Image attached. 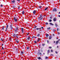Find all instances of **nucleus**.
Wrapping results in <instances>:
<instances>
[{"mask_svg": "<svg viewBox=\"0 0 60 60\" xmlns=\"http://www.w3.org/2000/svg\"><path fill=\"white\" fill-rule=\"evenodd\" d=\"M21 30L22 33H24V29L23 28H22Z\"/></svg>", "mask_w": 60, "mask_h": 60, "instance_id": "6", "label": "nucleus"}, {"mask_svg": "<svg viewBox=\"0 0 60 60\" xmlns=\"http://www.w3.org/2000/svg\"><path fill=\"white\" fill-rule=\"evenodd\" d=\"M53 36H54V34H53Z\"/></svg>", "mask_w": 60, "mask_h": 60, "instance_id": "64", "label": "nucleus"}, {"mask_svg": "<svg viewBox=\"0 0 60 60\" xmlns=\"http://www.w3.org/2000/svg\"><path fill=\"white\" fill-rule=\"evenodd\" d=\"M4 27H5L4 26H3V28L2 29V30H4Z\"/></svg>", "mask_w": 60, "mask_h": 60, "instance_id": "17", "label": "nucleus"}, {"mask_svg": "<svg viewBox=\"0 0 60 60\" xmlns=\"http://www.w3.org/2000/svg\"><path fill=\"white\" fill-rule=\"evenodd\" d=\"M34 42L35 43H37V42L36 41H34Z\"/></svg>", "mask_w": 60, "mask_h": 60, "instance_id": "30", "label": "nucleus"}, {"mask_svg": "<svg viewBox=\"0 0 60 60\" xmlns=\"http://www.w3.org/2000/svg\"><path fill=\"white\" fill-rule=\"evenodd\" d=\"M50 19H52V17H51L50 18Z\"/></svg>", "mask_w": 60, "mask_h": 60, "instance_id": "53", "label": "nucleus"}, {"mask_svg": "<svg viewBox=\"0 0 60 60\" xmlns=\"http://www.w3.org/2000/svg\"><path fill=\"white\" fill-rule=\"evenodd\" d=\"M53 11H56V9L55 8H54L53 9Z\"/></svg>", "mask_w": 60, "mask_h": 60, "instance_id": "9", "label": "nucleus"}, {"mask_svg": "<svg viewBox=\"0 0 60 60\" xmlns=\"http://www.w3.org/2000/svg\"><path fill=\"white\" fill-rule=\"evenodd\" d=\"M14 20L15 22H17L18 20V19H16V18H15V17L14 18Z\"/></svg>", "mask_w": 60, "mask_h": 60, "instance_id": "1", "label": "nucleus"}, {"mask_svg": "<svg viewBox=\"0 0 60 60\" xmlns=\"http://www.w3.org/2000/svg\"><path fill=\"white\" fill-rule=\"evenodd\" d=\"M42 17V15H41L40 16V17L38 18L39 19H40V18H41V17Z\"/></svg>", "mask_w": 60, "mask_h": 60, "instance_id": "18", "label": "nucleus"}, {"mask_svg": "<svg viewBox=\"0 0 60 60\" xmlns=\"http://www.w3.org/2000/svg\"><path fill=\"white\" fill-rule=\"evenodd\" d=\"M47 42L48 43H49V41H48V40L47 41Z\"/></svg>", "mask_w": 60, "mask_h": 60, "instance_id": "46", "label": "nucleus"}, {"mask_svg": "<svg viewBox=\"0 0 60 60\" xmlns=\"http://www.w3.org/2000/svg\"><path fill=\"white\" fill-rule=\"evenodd\" d=\"M35 13H36V11L35 10L33 12V14H35Z\"/></svg>", "mask_w": 60, "mask_h": 60, "instance_id": "8", "label": "nucleus"}, {"mask_svg": "<svg viewBox=\"0 0 60 60\" xmlns=\"http://www.w3.org/2000/svg\"><path fill=\"white\" fill-rule=\"evenodd\" d=\"M21 54H24V52H23L22 51L21 52Z\"/></svg>", "mask_w": 60, "mask_h": 60, "instance_id": "26", "label": "nucleus"}, {"mask_svg": "<svg viewBox=\"0 0 60 60\" xmlns=\"http://www.w3.org/2000/svg\"><path fill=\"white\" fill-rule=\"evenodd\" d=\"M58 42H59V41H57L56 42V44H58Z\"/></svg>", "mask_w": 60, "mask_h": 60, "instance_id": "19", "label": "nucleus"}, {"mask_svg": "<svg viewBox=\"0 0 60 60\" xmlns=\"http://www.w3.org/2000/svg\"><path fill=\"white\" fill-rule=\"evenodd\" d=\"M6 27H8V25H7V26Z\"/></svg>", "mask_w": 60, "mask_h": 60, "instance_id": "48", "label": "nucleus"}, {"mask_svg": "<svg viewBox=\"0 0 60 60\" xmlns=\"http://www.w3.org/2000/svg\"><path fill=\"white\" fill-rule=\"evenodd\" d=\"M55 52L56 53V54H57L58 53V52H57L56 51H55Z\"/></svg>", "mask_w": 60, "mask_h": 60, "instance_id": "37", "label": "nucleus"}, {"mask_svg": "<svg viewBox=\"0 0 60 60\" xmlns=\"http://www.w3.org/2000/svg\"><path fill=\"white\" fill-rule=\"evenodd\" d=\"M47 58H48V57L46 56L45 57V59H47Z\"/></svg>", "mask_w": 60, "mask_h": 60, "instance_id": "33", "label": "nucleus"}, {"mask_svg": "<svg viewBox=\"0 0 60 60\" xmlns=\"http://www.w3.org/2000/svg\"><path fill=\"white\" fill-rule=\"evenodd\" d=\"M58 47H58V46H57V48H58Z\"/></svg>", "mask_w": 60, "mask_h": 60, "instance_id": "62", "label": "nucleus"}, {"mask_svg": "<svg viewBox=\"0 0 60 60\" xmlns=\"http://www.w3.org/2000/svg\"><path fill=\"white\" fill-rule=\"evenodd\" d=\"M52 38V37H51V36H49V40L51 39Z\"/></svg>", "mask_w": 60, "mask_h": 60, "instance_id": "13", "label": "nucleus"}, {"mask_svg": "<svg viewBox=\"0 0 60 60\" xmlns=\"http://www.w3.org/2000/svg\"><path fill=\"white\" fill-rule=\"evenodd\" d=\"M10 27H12V26H11V25H10Z\"/></svg>", "mask_w": 60, "mask_h": 60, "instance_id": "57", "label": "nucleus"}, {"mask_svg": "<svg viewBox=\"0 0 60 60\" xmlns=\"http://www.w3.org/2000/svg\"><path fill=\"white\" fill-rule=\"evenodd\" d=\"M37 27V26H35V28H36Z\"/></svg>", "mask_w": 60, "mask_h": 60, "instance_id": "51", "label": "nucleus"}, {"mask_svg": "<svg viewBox=\"0 0 60 60\" xmlns=\"http://www.w3.org/2000/svg\"><path fill=\"white\" fill-rule=\"evenodd\" d=\"M13 8H15V6H13Z\"/></svg>", "mask_w": 60, "mask_h": 60, "instance_id": "43", "label": "nucleus"}, {"mask_svg": "<svg viewBox=\"0 0 60 60\" xmlns=\"http://www.w3.org/2000/svg\"><path fill=\"white\" fill-rule=\"evenodd\" d=\"M58 16L59 17H60V15H58Z\"/></svg>", "mask_w": 60, "mask_h": 60, "instance_id": "59", "label": "nucleus"}, {"mask_svg": "<svg viewBox=\"0 0 60 60\" xmlns=\"http://www.w3.org/2000/svg\"><path fill=\"white\" fill-rule=\"evenodd\" d=\"M39 8H41V6H39Z\"/></svg>", "mask_w": 60, "mask_h": 60, "instance_id": "38", "label": "nucleus"}, {"mask_svg": "<svg viewBox=\"0 0 60 60\" xmlns=\"http://www.w3.org/2000/svg\"><path fill=\"white\" fill-rule=\"evenodd\" d=\"M2 49H4V48L3 47H2Z\"/></svg>", "mask_w": 60, "mask_h": 60, "instance_id": "42", "label": "nucleus"}, {"mask_svg": "<svg viewBox=\"0 0 60 60\" xmlns=\"http://www.w3.org/2000/svg\"><path fill=\"white\" fill-rule=\"evenodd\" d=\"M11 27V30H12V27Z\"/></svg>", "mask_w": 60, "mask_h": 60, "instance_id": "44", "label": "nucleus"}, {"mask_svg": "<svg viewBox=\"0 0 60 60\" xmlns=\"http://www.w3.org/2000/svg\"><path fill=\"white\" fill-rule=\"evenodd\" d=\"M30 37H28L27 38H26V40H27V41H29V40L30 39Z\"/></svg>", "mask_w": 60, "mask_h": 60, "instance_id": "5", "label": "nucleus"}, {"mask_svg": "<svg viewBox=\"0 0 60 60\" xmlns=\"http://www.w3.org/2000/svg\"><path fill=\"white\" fill-rule=\"evenodd\" d=\"M28 34H29V33H28L27 34V35H28Z\"/></svg>", "mask_w": 60, "mask_h": 60, "instance_id": "63", "label": "nucleus"}, {"mask_svg": "<svg viewBox=\"0 0 60 60\" xmlns=\"http://www.w3.org/2000/svg\"><path fill=\"white\" fill-rule=\"evenodd\" d=\"M54 21H56V18H54L53 19Z\"/></svg>", "mask_w": 60, "mask_h": 60, "instance_id": "7", "label": "nucleus"}, {"mask_svg": "<svg viewBox=\"0 0 60 60\" xmlns=\"http://www.w3.org/2000/svg\"><path fill=\"white\" fill-rule=\"evenodd\" d=\"M40 38H39L38 39V41L39 42V41H40Z\"/></svg>", "mask_w": 60, "mask_h": 60, "instance_id": "20", "label": "nucleus"}, {"mask_svg": "<svg viewBox=\"0 0 60 60\" xmlns=\"http://www.w3.org/2000/svg\"><path fill=\"white\" fill-rule=\"evenodd\" d=\"M58 34H60V33H59V32H58Z\"/></svg>", "mask_w": 60, "mask_h": 60, "instance_id": "41", "label": "nucleus"}, {"mask_svg": "<svg viewBox=\"0 0 60 60\" xmlns=\"http://www.w3.org/2000/svg\"><path fill=\"white\" fill-rule=\"evenodd\" d=\"M55 26H56V27H57V24H55Z\"/></svg>", "mask_w": 60, "mask_h": 60, "instance_id": "21", "label": "nucleus"}, {"mask_svg": "<svg viewBox=\"0 0 60 60\" xmlns=\"http://www.w3.org/2000/svg\"><path fill=\"white\" fill-rule=\"evenodd\" d=\"M24 13H25V12L24 11H22V14H24Z\"/></svg>", "mask_w": 60, "mask_h": 60, "instance_id": "15", "label": "nucleus"}, {"mask_svg": "<svg viewBox=\"0 0 60 60\" xmlns=\"http://www.w3.org/2000/svg\"><path fill=\"white\" fill-rule=\"evenodd\" d=\"M51 52H53V51L52 50H51Z\"/></svg>", "mask_w": 60, "mask_h": 60, "instance_id": "29", "label": "nucleus"}, {"mask_svg": "<svg viewBox=\"0 0 60 60\" xmlns=\"http://www.w3.org/2000/svg\"><path fill=\"white\" fill-rule=\"evenodd\" d=\"M3 45H4V44H2V46H3Z\"/></svg>", "mask_w": 60, "mask_h": 60, "instance_id": "61", "label": "nucleus"}, {"mask_svg": "<svg viewBox=\"0 0 60 60\" xmlns=\"http://www.w3.org/2000/svg\"><path fill=\"white\" fill-rule=\"evenodd\" d=\"M18 27H16V30H15V31H16V32H17V31L18 30Z\"/></svg>", "mask_w": 60, "mask_h": 60, "instance_id": "22", "label": "nucleus"}, {"mask_svg": "<svg viewBox=\"0 0 60 60\" xmlns=\"http://www.w3.org/2000/svg\"><path fill=\"white\" fill-rule=\"evenodd\" d=\"M16 42H17V43H19V42L18 41H16Z\"/></svg>", "mask_w": 60, "mask_h": 60, "instance_id": "36", "label": "nucleus"}, {"mask_svg": "<svg viewBox=\"0 0 60 60\" xmlns=\"http://www.w3.org/2000/svg\"><path fill=\"white\" fill-rule=\"evenodd\" d=\"M41 28H42V29H43V27H41Z\"/></svg>", "mask_w": 60, "mask_h": 60, "instance_id": "54", "label": "nucleus"}, {"mask_svg": "<svg viewBox=\"0 0 60 60\" xmlns=\"http://www.w3.org/2000/svg\"><path fill=\"white\" fill-rule=\"evenodd\" d=\"M42 45L43 46H44L45 45V44H42Z\"/></svg>", "mask_w": 60, "mask_h": 60, "instance_id": "39", "label": "nucleus"}, {"mask_svg": "<svg viewBox=\"0 0 60 60\" xmlns=\"http://www.w3.org/2000/svg\"><path fill=\"white\" fill-rule=\"evenodd\" d=\"M8 27H6V29H8Z\"/></svg>", "mask_w": 60, "mask_h": 60, "instance_id": "50", "label": "nucleus"}, {"mask_svg": "<svg viewBox=\"0 0 60 60\" xmlns=\"http://www.w3.org/2000/svg\"><path fill=\"white\" fill-rule=\"evenodd\" d=\"M43 19V18H42V19H40V20H41V19Z\"/></svg>", "mask_w": 60, "mask_h": 60, "instance_id": "55", "label": "nucleus"}, {"mask_svg": "<svg viewBox=\"0 0 60 60\" xmlns=\"http://www.w3.org/2000/svg\"><path fill=\"white\" fill-rule=\"evenodd\" d=\"M37 58L38 59H39L40 60V59H41V57H38Z\"/></svg>", "mask_w": 60, "mask_h": 60, "instance_id": "14", "label": "nucleus"}, {"mask_svg": "<svg viewBox=\"0 0 60 60\" xmlns=\"http://www.w3.org/2000/svg\"><path fill=\"white\" fill-rule=\"evenodd\" d=\"M53 56V54H51L50 55V56Z\"/></svg>", "mask_w": 60, "mask_h": 60, "instance_id": "34", "label": "nucleus"}, {"mask_svg": "<svg viewBox=\"0 0 60 60\" xmlns=\"http://www.w3.org/2000/svg\"><path fill=\"white\" fill-rule=\"evenodd\" d=\"M50 52V50H48L47 54L48 55H49V53Z\"/></svg>", "mask_w": 60, "mask_h": 60, "instance_id": "10", "label": "nucleus"}, {"mask_svg": "<svg viewBox=\"0 0 60 60\" xmlns=\"http://www.w3.org/2000/svg\"><path fill=\"white\" fill-rule=\"evenodd\" d=\"M41 52H40V53H39V54L41 55Z\"/></svg>", "mask_w": 60, "mask_h": 60, "instance_id": "49", "label": "nucleus"}, {"mask_svg": "<svg viewBox=\"0 0 60 60\" xmlns=\"http://www.w3.org/2000/svg\"><path fill=\"white\" fill-rule=\"evenodd\" d=\"M49 34H47L46 35V36L47 37H48V36H49Z\"/></svg>", "mask_w": 60, "mask_h": 60, "instance_id": "24", "label": "nucleus"}, {"mask_svg": "<svg viewBox=\"0 0 60 60\" xmlns=\"http://www.w3.org/2000/svg\"><path fill=\"white\" fill-rule=\"evenodd\" d=\"M0 40L2 41H4V39L2 38H1L0 39Z\"/></svg>", "mask_w": 60, "mask_h": 60, "instance_id": "12", "label": "nucleus"}, {"mask_svg": "<svg viewBox=\"0 0 60 60\" xmlns=\"http://www.w3.org/2000/svg\"><path fill=\"white\" fill-rule=\"evenodd\" d=\"M17 1L18 2H19L20 1V0H17Z\"/></svg>", "mask_w": 60, "mask_h": 60, "instance_id": "40", "label": "nucleus"}, {"mask_svg": "<svg viewBox=\"0 0 60 60\" xmlns=\"http://www.w3.org/2000/svg\"><path fill=\"white\" fill-rule=\"evenodd\" d=\"M49 24L50 25H52V26H53L54 25V24H53L52 23H50Z\"/></svg>", "mask_w": 60, "mask_h": 60, "instance_id": "11", "label": "nucleus"}, {"mask_svg": "<svg viewBox=\"0 0 60 60\" xmlns=\"http://www.w3.org/2000/svg\"><path fill=\"white\" fill-rule=\"evenodd\" d=\"M53 32H55L56 31V30L55 29H53Z\"/></svg>", "mask_w": 60, "mask_h": 60, "instance_id": "28", "label": "nucleus"}, {"mask_svg": "<svg viewBox=\"0 0 60 60\" xmlns=\"http://www.w3.org/2000/svg\"><path fill=\"white\" fill-rule=\"evenodd\" d=\"M48 9V7H47L46 8H45V11H46Z\"/></svg>", "mask_w": 60, "mask_h": 60, "instance_id": "16", "label": "nucleus"}, {"mask_svg": "<svg viewBox=\"0 0 60 60\" xmlns=\"http://www.w3.org/2000/svg\"><path fill=\"white\" fill-rule=\"evenodd\" d=\"M16 50L17 51H18V49L17 48L16 49Z\"/></svg>", "mask_w": 60, "mask_h": 60, "instance_id": "45", "label": "nucleus"}, {"mask_svg": "<svg viewBox=\"0 0 60 60\" xmlns=\"http://www.w3.org/2000/svg\"><path fill=\"white\" fill-rule=\"evenodd\" d=\"M58 30H59L58 28L57 29V31H58Z\"/></svg>", "mask_w": 60, "mask_h": 60, "instance_id": "58", "label": "nucleus"}, {"mask_svg": "<svg viewBox=\"0 0 60 60\" xmlns=\"http://www.w3.org/2000/svg\"><path fill=\"white\" fill-rule=\"evenodd\" d=\"M47 29H49V30H50V27H49V28H48Z\"/></svg>", "mask_w": 60, "mask_h": 60, "instance_id": "27", "label": "nucleus"}, {"mask_svg": "<svg viewBox=\"0 0 60 60\" xmlns=\"http://www.w3.org/2000/svg\"><path fill=\"white\" fill-rule=\"evenodd\" d=\"M45 24H46V25H48V23L46 22L45 23Z\"/></svg>", "mask_w": 60, "mask_h": 60, "instance_id": "32", "label": "nucleus"}, {"mask_svg": "<svg viewBox=\"0 0 60 60\" xmlns=\"http://www.w3.org/2000/svg\"><path fill=\"white\" fill-rule=\"evenodd\" d=\"M41 28L40 27L39 28H37L36 29L37 30H41Z\"/></svg>", "mask_w": 60, "mask_h": 60, "instance_id": "3", "label": "nucleus"}, {"mask_svg": "<svg viewBox=\"0 0 60 60\" xmlns=\"http://www.w3.org/2000/svg\"><path fill=\"white\" fill-rule=\"evenodd\" d=\"M15 2V0L12 1H11V4H14Z\"/></svg>", "mask_w": 60, "mask_h": 60, "instance_id": "2", "label": "nucleus"}, {"mask_svg": "<svg viewBox=\"0 0 60 60\" xmlns=\"http://www.w3.org/2000/svg\"><path fill=\"white\" fill-rule=\"evenodd\" d=\"M58 41H60V39H59L58 40Z\"/></svg>", "mask_w": 60, "mask_h": 60, "instance_id": "60", "label": "nucleus"}, {"mask_svg": "<svg viewBox=\"0 0 60 60\" xmlns=\"http://www.w3.org/2000/svg\"><path fill=\"white\" fill-rule=\"evenodd\" d=\"M7 31V29L5 30V31L6 32Z\"/></svg>", "mask_w": 60, "mask_h": 60, "instance_id": "52", "label": "nucleus"}, {"mask_svg": "<svg viewBox=\"0 0 60 60\" xmlns=\"http://www.w3.org/2000/svg\"><path fill=\"white\" fill-rule=\"evenodd\" d=\"M49 49H51L52 47H49Z\"/></svg>", "mask_w": 60, "mask_h": 60, "instance_id": "35", "label": "nucleus"}, {"mask_svg": "<svg viewBox=\"0 0 60 60\" xmlns=\"http://www.w3.org/2000/svg\"><path fill=\"white\" fill-rule=\"evenodd\" d=\"M49 22H51V21H52V20H51V19H50L49 20Z\"/></svg>", "mask_w": 60, "mask_h": 60, "instance_id": "25", "label": "nucleus"}, {"mask_svg": "<svg viewBox=\"0 0 60 60\" xmlns=\"http://www.w3.org/2000/svg\"><path fill=\"white\" fill-rule=\"evenodd\" d=\"M0 6H1V7H2V6H3V5H0Z\"/></svg>", "mask_w": 60, "mask_h": 60, "instance_id": "47", "label": "nucleus"}, {"mask_svg": "<svg viewBox=\"0 0 60 60\" xmlns=\"http://www.w3.org/2000/svg\"><path fill=\"white\" fill-rule=\"evenodd\" d=\"M16 37L17 38H18V36H17Z\"/></svg>", "mask_w": 60, "mask_h": 60, "instance_id": "56", "label": "nucleus"}, {"mask_svg": "<svg viewBox=\"0 0 60 60\" xmlns=\"http://www.w3.org/2000/svg\"><path fill=\"white\" fill-rule=\"evenodd\" d=\"M40 34H38L37 35V36L38 37H39V36H40Z\"/></svg>", "mask_w": 60, "mask_h": 60, "instance_id": "23", "label": "nucleus"}, {"mask_svg": "<svg viewBox=\"0 0 60 60\" xmlns=\"http://www.w3.org/2000/svg\"><path fill=\"white\" fill-rule=\"evenodd\" d=\"M29 47H28L27 48V49H29Z\"/></svg>", "mask_w": 60, "mask_h": 60, "instance_id": "31", "label": "nucleus"}, {"mask_svg": "<svg viewBox=\"0 0 60 60\" xmlns=\"http://www.w3.org/2000/svg\"><path fill=\"white\" fill-rule=\"evenodd\" d=\"M17 36H18V34H14V35H13V37H15H15H16Z\"/></svg>", "mask_w": 60, "mask_h": 60, "instance_id": "4", "label": "nucleus"}]
</instances>
